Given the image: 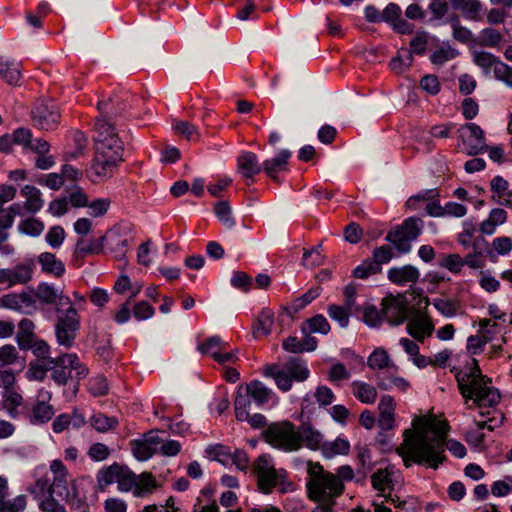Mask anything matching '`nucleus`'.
I'll list each match as a JSON object with an SVG mask.
<instances>
[{
	"mask_svg": "<svg viewBox=\"0 0 512 512\" xmlns=\"http://www.w3.org/2000/svg\"><path fill=\"white\" fill-rule=\"evenodd\" d=\"M449 426L446 421L434 416L417 417L413 428L405 430L403 443L397 448L404 465L427 464L433 469L445 460V447L456 457L466 455L465 446L454 439L447 440Z\"/></svg>",
	"mask_w": 512,
	"mask_h": 512,
	"instance_id": "f257e3e1",
	"label": "nucleus"
},
{
	"mask_svg": "<svg viewBox=\"0 0 512 512\" xmlns=\"http://www.w3.org/2000/svg\"><path fill=\"white\" fill-rule=\"evenodd\" d=\"M95 156L91 171L95 180L109 178L113 170L122 161L124 144L115 126L105 118L96 122Z\"/></svg>",
	"mask_w": 512,
	"mask_h": 512,
	"instance_id": "f03ea898",
	"label": "nucleus"
},
{
	"mask_svg": "<svg viewBox=\"0 0 512 512\" xmlns=\"http://www.w3.org/2000/svg\"><path fill=\"white\" fill-rule=\"evenodd\" d=\"M456 378L461 395L478 407H492L499 402L498 390L488 385L490 380L482 375L477 360L472 359L471 366L458 372Z\"/></svg>",
	"mask_w": 512,
	"mask_h": 512,
	"instance_id": "7ed1b4c3",
	"label": "nucleus"
},
{
	"mask_svg": "<svg viewBox=\"0 0 512 512\" xmlns=\"http://www.w3.org/2000/svg\"><path fill=\"white\" fill-rule=\"evenodd\" d=\"M308 496L315 502L335 500L342 494L344 485L334 474L324 471L318 463H308Z\"/></svg>",
	"mask_w": 512,
	"mask_h": 512,
	"instance_id": "20e7f679",
	"label": "nucleus"
},
{
	"mask_svg": "<svg viewBox=\"0 0 512 512\" xmlns=\"http://www.w3.org/2000/svg\"><path fill=\"white\" fill-rule=\"evenodd\" d=\"M263 373L265 376L273 378L277 387L285 392L291 389L293 381L302 382L309 376V370L305 363L296 358L282 366L268 365L264 368Z\"/></svg>",
	"mask_w": 512,
	"mask_h": 512,
	"instance_id": "39448f33",
	"label": "nucleus"
},
{
	"mask_svg": "<svg viewBox=\"0 0 512 512\" xmlns=\"http://www.w3.org/2000/svg\"><path fill=\"white\" fill-rule=\"evenodd\" d=\"M51 378L59 385H64L69 379H80L87 374L86 368L79 362L75 354H64L63 356L48 359Z\"/></svg>",
	"mask_w": 512,
	"mask_h": 512,
	"instance_id": "423d86ee",
	"label": "nucleus"
},
{
	"mask_svg": "<svg viewBox=\"0 0 512 512\" xmlns=\"http://www.w3.org/2000/svg\"><path fill=\"white\" fill-rule=\"evenodd\" d=\"M266 441L284 451L299 449V437L295 427L288 421L271 424L264 433Z\"/></svg>",
	"mask_w": 512,
	"mask_h": 512,
	"instance_id": "0eeeda50",
	"label": "nucleus"
},
{
	"mask_svg": "<svg viewBox=\"0 0 512 512\" xmlns=\"http://www.w3.org/2000/svg\"><path fill=\"white\" fill-rule=\"evenodd\" d=\"M422 229L423 221L416 217H410L394 231H390L386 240L391 242L399 252L408 253L411 250V241L421 234Z\"/></svg>",
	"mask_w": 512,
	"mask_h": 512,
	"instance_id": "6e6552de",
	"label": "nucleus"
},
{
	"mask_svg": "<svg viewBox=\"0 0 512 512\" xmlns=\"http://www.w3.org/2000/svg\"><path fill=\"white\" fill-rule=\"evenodd\" d=\"M254 469L257 474L259 489L263 493H269L272 488L281 484L285 477V472L276 470L271 458L267 455L258 457Z\"/></svg>",
	"mask_w": 512,
	"mask_h": 512,
	"instance_id": "1a4fd4ad",
	"label": "nucleus"
},
{
	"mask_svg": "<svg viewBox=\"0 0 512 512\" xmlns=\"http://www.w3.org/2000/svg\"><path fill=\"white\" fill-rule=\"evenodd\" d=\"M79 329V316L77 310L71 305L60 316L55 325L57 343L65 348L72 347Z\"/></svg>",
	"mask_w": 512,
	"mask_h": 512,
	"instance_id": "9d476101",
	"label": "nucleus"
},
{
	"mask_svg": "<svg viewBox=\"0 0 512 512\" xmlns=\"http://www.w3.org/2000/svg\"><path fill=\"white\" fill-rule=\"evenodd\" d=\"M460 139L467 154L477 155L487 150L484 131L480 126L469 123L459 129Z\"/></svg>",
	"mask_w": 512,
	"mask_h": 512,
	"instance_id": "9b49d317",
	"label": "nucleus"
},
{
	"mask_svg": "<svg viewBox=\"0 0 512 512\" xmlns=\"http://www.w3.org/2000/svg\"><path fill=\"white\" fill-rule=\"evenodd\" d=\"M400 482V473L394 468V466H387L384 469H378L371 476V483L375 490L379 492L380 496L385 497L389 501L388 496L391 495V491L394 490L395 486Z\"/></svg>",
	"mask_w": 512,
	"mask_h": 512,
	"instance_id": "f8f14e48",
	"label": "nucleus"
},
{
	"mask_svg": "<svg viewBox=\"0 0 512 512\" xmlns=\"http://www.w3.org/2000/svg\"><path fill=\"white\" fill-rule=\"evenodd\" d=\"M60 114L54 102L38 103L32 111V120L42 130H52L59 123Z\"/></svg>",
	"mask_w": 512,
	"mask_h": 512,
	"instance_id": "ddd939ff",
	"label": "nucleus"
},
{
	"mask_svg": "<svg viewBox=\"0 0 512 512\" xmlns=\"http://www.w3.org/2000/svg\"><path fill=\"white\" fill-rule=\"evenodd\" d=\"M382 315L391 325H399L407 316V305L402 296H389L382 301Z\"/></svg>",
	"mask_w": 512,
	"mask_h": 512,
	"instance_id": "4468645a",
	"label": "nucleus"
},
{
	"mask_svg": "<svg viewBox=\"0 0 512 512\" xmlns=\"http://www.w3.org/2000/svg\"><path fill=\"white\" fill-rule=\"evenodd\" d=\"M50 471L53 479L49 486V493L68 498V471L66 467L60 460H53L50 464Z\"/></svg>",
	"mask_w": 512,
	"mask_h": 512,
	"instance_id": "2eb2a0df",
	"label": "nucleus"
},
{
	"mask_svg": "<svg viewBox=\"0 0 512 512\" xmlns=\"http://www.w3.org/2000/svg\"><path fill=\"white\" fill-rule=\"evenodd\" d=\"M32 278V270L28 265H16L12 269L0 268V284H5L7 288L16 284H24Z\"/></svg>",
	"mask_w": 512,
	"mask_h": 512,
	"instance_id": "dca6fc26",
	"label": "nucleus"
},
{
	"mask_svg": "<svg viewBox=\"0 0 512 512\" xmlns=\"http://www.w3.org/2000/svg\"><path fill=\"white\" fill-rule=\"evenodd\" d=\"M51 394L46 390L39 391L38 400L32 409L31 422L43 424L51 420L54 415L53 407L48 404Z\"/></svg>",
	"mask_w": 512,
	"mask_h": 512,
	"instance_id": "f3484780",
	"label": "nucleus"
},
{
	"mask_svg": "<svg viewBox=\"0 0 512 512\" xmlns=\"http://www.w3.org/2000/svg\"><path fill=\"white\" fill-rule=\"evenodd\" d=\"M408 333L416 340L423 342L426 337L432 335L434 324L426 315H417L407 323Z\"/></svg>",
	"mask_w": 512,
	"mask_h": 512,
	"instance_id": "a211bd4d",
	"label": "nucleus"
},
{
	"mask_svg": "<svg viewBox=\"0 0 512 512\" xmlns=\"http://www.w3.org/2000/svg\"><path fill=\"white\" fill-rule=\"evenodd\" d=\"M508 213L505 209L497 207L490 210L486 219L479 225V231L484 235H493L499 226L507 222Z\"/></svg>",
	"mask_w": 512,
	"mask_h": 512,
	"instance_id": "6ab92c4d",
	"label": "nucleus"
},
{
	"mask_svg": "<svg viewBox=\"0 0 512 512\" xmlns=\"http://www.w3.org/2000/svg\"><path fill=\"white\" fill-rule=\"evenodd\" d=\"M32 152L37 154L35 166L40 170H48L55 165V158L50 154V144L43 138H37L32 146Z\"/></svg>",
	"mask_w": 512,
	"mask_h": 512,
	"instance_id": "aec40b11",
	"label": "nucleus"
},
{
	"mask_svg": "<svg viewBox=\"0 0 512 512\" xmlns=\"http://www.w3.org/2000/svg\"><path fill=\"white\" fill-rule=\"evenodd\" d=\"M36 296L45 304H53L58 301V304L60 305H72L70 298L64 296L62 290H58L47 283H41L38 285Z\"/></svg>",
	"mask_w": 512,
	"mask_h": 512,
	"instance_id": "412c9836",
	"label": "nucleus"
},
{
	"mask_svg": "<svg viewBox=\"0 0 512 512\" xmlns=\"http://www.w3.org/2000/svg\"><path fill=\"white\" fill-rule=\"evenodd\" d=\"M419 270L412 265L391 268L388 271V278L397 285H406L408 283H416L419 279Z\"/></svg>",
	"mask_w": 512,
	"mask_h": 512,
	"instance_id": "4be33fe9",
	"label": "nucleus"
},
{
	"mask_svg": "<svg viewBox=\"0 0 512 512\" xmlns=\"http://www.w3.org/2000/svg\"><path fill=\"white\" fill-rule=\"evenodd\" d=\"M380 417H379V426L384 430H391L394 427V410H395V401L389 395H384L381 397L379 405H378Z\"/></svg>",
	"mask_w": 512,
	"mask_h": 512,
	"instance_id": "5701e85b",
	"label": "nucleus"
},
{
	"mask_svg": "<svg viewBox=\"0 0 512 512\" xmlns=\"http://www.w3.org/2000/svg\"><path fill=\"white\" fill-rule=\"evenodd\" d=\"M291 152L287 149L281 150L274 158L263 162L265 173L273 180L277 181V173L286 169Z\"/></svg>",
	"mask_w": 512,
	"mask_h": 512,
	"instance_id": "b1692460",
	"label": "nucleus"
},
{
	"mask_svg": "<svg viewBox=\"0 0 512 512\" xmlns=\"http://www.w3.org/2000/svg\"><path fill=\"white\" fill-rule=\"evenodd\" d=\"M18 366L21 370L25 367V358L19 354L18 349L12 344L0 347V369Z\"/></svg>",
	"mask_w": 512,
	"mask_h": 512,
	"instance_id": "393cba45",
	"label": "nucleus"
},
{
	"mask_svg": "<svg viewBox=\"0 0 512 512\" xmlns=\"http://www.w3.org/2000/svg\"><path fill=\"white\" fill-rule=\"evenodd\" d=\"M239 172L246 178H253L261 171L258 157L253 152H243L237 161Z\"/></svg>",
	"mask_w": 512,
	"mask_h": 512,
	"instance_id": "a878e982",
	"label": "nucleus"
},
{
	"mask_svg": "<svg viewBox=\"0 0 512 512\" xmlns=\"http://www.w3.org/2000/svg\"><path fill=\"white\" fill-rule=\"evenodd\" d=\"M34 329L35 324L27 318L19 322L16 343L20 349L29 350L30 344L36 339Z\"/></svg>",
	"mask_w": 512,
	"mask_h": 512,
	"instance_id": "bb28decb",
	"label": "nucleus"
},
{
	"mask_svg": "<svg viewBox=\"0 0 512 512\" xmlns=\"http://www.w3.org/2000/svg\"><path fill=\"white\" fill-rule=\"evenodd\" d=\"M38 262L44 272L61 277L65 273V265L55 254L43 252L38 256Z\"/></svg>",
	"mask_w": 512,
	"mask_h": 512,
	"instance_id": "cd10ccee",
	"label": "nucleus"
},
{
	"mask_svg": "<svg viewBox=\"0 0 512 512\" xmlns=\"http://www.w3.org/2000/svg\"><path fill=\"white\" fill-rule=\"evenodd\" d=\"M351 387L353 395L361 403L373 404L376 402L378 393L373 385L362 381H354Z\"/></svg>",
	"mask_w": 512,
	"mask_h": 512,
	"instance_id": "c85d7f7f",
	"label": "nucleus"
},
{
	"mask_svg": "<svg viewBox=\"0 0 512 512\" xmlns=\"http://www.w3.org/2000/svg\"><path fill=\"white\" fill-rule=\"evenodd\" d=\"M1 305L12 310H21L34 304V300L28 293H9L1 297Z\"/></svg>",
	"mask_w": 512,
	"mask_h": 512,
	"instance_id": "c756f323",
	"label": "nucleus"
},
{
	"mask_svg": "<svg viewBox=\"0 0 512 512\" xmlns=\"http://www.w3.org/2000/svg\"><path fill=\"white\" fill-rule=\"evenodd\" d=\"M21 194L26 199L24 207L29 212L36 213L42 209L44 201L41 198V191L38 188L32 185H25L21 189Z\"/></svg>",
	"mask_w": 512,
	"mask_h": 512,
	"instance_id": "7c9ffc66",
	"label": "nucleus"
},
{
	"mask_svg": "<svg viewBox=\"0 0 512 512\" xmlns=\"http://www.w3.org/2000/svg\"><path fill=\"white\" fill-rule=\"evenodd\" d=\"M299 437V448L301 444H306L312 450H316L321 446L323 436L322 434L313 429L309 425H302L300 429L297 431Z\"/></svg>",
	"mask_w": 512,
	"mask_h": 512,
	"instance_id": "2f4dec72",
	"label": "nucleus"
},
{
	"mask_svg": "<svg viewBox=\"0 0 512 512\" xmlns=\"http://www.w3.org/2000/svg\"><path fill=\"white\" fill-rule=\"evenodd\" d=\"M274 324V312L270 309H263L253 326L255 337L267 336L270 334Z\"/></svg>",
	"mask_w": 512,
	"mask_h": 512,
	"instance_id": "473e14b6",
	"label": "nucleus"
},
{
	"mask_svg": "<svg viewBox=\"0 0 512 512\" xmlns=\"http://www.w3.org/2000/svg\"><path fill=\"white\" fill-rule=\"evenodd\" d=\"M0 76L10 85H15L20 81L21 73L18 65L0 56Z\"/></svg>",
	"mask_w": 512,
	"mask_h": 512,
	"instance_id": "72a5a7b5",
	"label": "nucleus"
},
{
	"mask_svg": "<svg viewBox=\"0 0 512 512\" xmlns=\"http://www.w3.org/2000/svg\"><path fill=\"white\" fill-rule=\"evenodd\" d=\"M157 487L155 479L150 472H143L136 477V485L134 487V496L144 497L151 494Z\"/></svg>",
	"mask_w": 512,
	"mask_h": 512,
	"instance_id": "f704fd0d",
	"label": "nucleus"
},
{
	"mask_svg": "<svg viewBox=\"0 0 512 512\" xmlns=\"http://www.w3.org/2000/svg\"><path fill=\"white\" fill-rule=\"evenodd\" d=\"M2 405L5 410H7L8 414L15 418L18 415V408L23 403V397L20 393L12 390H4L2 395Z\"/></svg>",
	"mask_w": 512,
	"mask_h": 512,
	"instance_id": "c9c22d12",
	"label": "nucleus"
},
{
	"mask_svg": "<svg viewBox=\"0 0 512 512\" xmlns=\"http://www.w3.org/2000/svg\"><path fill=\"white\" fill-rule=\"evenodd\" d=\"M246 391L247 395H249L257 405L267 403L272 396V391L258 381L248 384Z\"/></svg>",
	"mask_w": 512,
	"mask_h": 512,
	"instance_id": "e433bc0d",
	"label": "nucleus"
},
{
	"mask_svg": "<svg viewBox=\"0 0 512 512\" xmlns=\"http://www.w3.org/2000/svg\"><path fill=\"white\" fill-rule=\"evenodd\" d=\"M367 364L373 370L384 368L396 370V366L391 362L389 355L383 348L375 349L368 357Z\"/></svg>",
	"mask_w": 512,
	"mask_h": 512,
	"instance_id": "4c0bfd02",
	"label": "nucleus"
},
{
	"mask_svg": "<svg viewBox=\"0 0 512 512\" xmlns=\"http://www.w3.org/2000/svg\"><path fill=\"white\" fill-rule=\"evenodd\" d=\"M432 304L440 314L447 318L454 317L461 307L460 302L452 298H435Z\"/></svg>",
	"mask_w": 512,
	"mask_h": 512,
	"instance_id": "58836bf2",
	"label": "nucleus"
},
{
	"mask_svg": "<svg viewBox=\"0 0 512 512\" xmlns=\"http://www.w3.org/2000/svg\"><path fill=\"white\" fill-rule=\"evenodd\" d=\"M500 59L494 56L493 54L485 51H476L473 53V62L483 69L485 74H489L490 70L493 68L495 70L496 62H499Z\"/></svg>",
	"mask_w": 512,
	"mask_h": 512,
	"instance_id": "ea45409f",
	"label": "nucleus"
},
{
	"mask_svg": "<svg viewBox=\"0 0 512 512\" xmlns=\"http://www.w3.org/2000/svg\"><path fill=\"white\" fill-rule=\"evenodd\" d=\"M503 39L502 34L494 28H484L479 33L478 43L483 47H497Z\"/></svg>",
	"mask_w": 512,
	"mask_h": 512,
	"instance_id": "a19ab883",
	"label": "nucleus"
},
{
	"mask_svg": "<svg viewBox=\"0 0 512 512\" xmlns=\"http://www.w3.org/2000/svg\"><path fill=\"white\" fill-rule=\"evenodd\" d=\"M137 475L131 471L128 467L121 466L119 470L118 489L122 492L132 491L134 493V487L136 485Z\"/></svg>",
	"mask_w": 512,
	"mask_h": 512,
	"instance_id": "79ce46f5",
	"label": "nucleus"
},
{
	"mask_svg": "<svg viewBox=\"0 0 512 512\" xmlns=\"http://www.w3.org/2000/svg\"><path fill=\"white\" fill-rule=\"evenodd\" d=\"M90 423L97 431L104 433L117 427L119 422L115 417L98 413L91 417Z\"/></svg>",
	"mask_w": 512,
	"mask_h": 512,
	"instance_id": "37998d69",
	"label": "nucleus"
},
{
	"mask_svg": "<svg viewBox=\"0 0 512 512\" xmlns=\"http://www.w3.org/2000/svg\"><path fill=\"white\" fill-rule=\"evenodd\" d=\"M303 326L307 328L309 333H321L324 335L328 334L331 329L329 322L321 314L306 320Z\"/></svg>",
	"mask_w": 512,
	"mask_h": 512,
	"instance_id": "c03bdc74",
	"label": "nucleus"
},
{
	"mask_svg": "<svg viewBox=\"0 0 512 512\" xmlns=\"http://www.w3.org/2000/svg\"><path fill=\"white\" fill-rule=\"evenodd\" d=\"M412 61L413 56H411V52L407 49H401L397 56L391 60L390 67L394 72L402 73L411 66Z\"/></svg>",
	"mask_w": 512,
	"mask_h": 512,
	"instance_id": "a18cd8bd",
	"label": "nucleus"
},
{
	"mask_svg": "<svg viewBox=\"0 0 512 512\" xmlns=\"http://www.w3.org/2000/svg\"><path fill=\"white\" fill-rule=\"evenodd\" d=\"M26 505L25 495H18L12 500H5V498L0 497V512H23Z\"/></svg>",
	"mask_w": 512,
	"mask_h": 512,
	"instance_id": "49530a36",
	"label": "nucleus"
},
{
	"mask_svg": "<svg viewBox=\"0 0 512 512\" xmlns=\"http://www.w3.org/2000/svg\"><path fill=\"white\" fill-rule=\"evenodd\" d=\"M119 470V464H113L108 468L101 470L97 477L99 486L103 489L114 482L118 484Z\"/></svg>",
	"mask_w": 512,
	"mask_h": 512,
	"instance_id": "de8ad7c7",
	"label": "nucleus"
},
{
	"mask_svg": "<svg viewBox=\"0 0 512 512\" xmlns=\"http://www.w3.org/2000/svg\"><path fill=\"white\" fill-rule=\"evenodd\" d=\"M226 344L219 336H212L198 346V350L203 354H208L212 358L220 351L225 350Z\"/></svg>",
	"mask_w": 512,
	"mask_h": 512,
	"instance_id": "09e8293b",
	"label": "nucleus"
},
{
	"mask_svg": "<svg viewBox=\"0 0 512 512\" xmlns=\"http://www.w3.org/2000/svg\"><path fill=\"white\" fill-rule=\"evenodd\" d=\"M327 311H328L329 317L332 320L338 322L342 328L347 327V325L349 323V316H350L351 310L346 309L345 306L332 304V305L328 306Z\"/></svg>",
	"mask_w": 512,
	"mask_h": 512,
	"instance_id": "8fccbe9b",
	"label": "nucleus"
},
{
	"mask_svg": "<svg viewBox=\"0 0 512 512\" xmlns=\"http://www.w3.org/2000/svg\"><path fill=\"white\" fill-rule=\"evenodd\" d=\"M377 385L383 390H389L394 387L402 392L409 388V382L406 379L397 376L382 377L379 379Z\"/></svg>",
	"mask_w": 512,
	"mask_h": 512,
	"instance_id": "3c124183",
	"label": "nucleus"
},
{
	"mask_svg": "<svg viewBox=\"0 0 512 512\" xmlns=\"http://www.w3.org/2000/svg\"><path fill=\"white\" fill-rule=\"evenodd\" d=\"M175 132L189 141H197L200 137L197 127L187 121H178L174 125Z\"/></svg>",
	"mask_w": 512,
	"mask_h": 512,
	"instance_id": "603ef678",
	"label": "nucleus"
},
{
	"mask_svg": "<svg viewBox=\"0 0 512 512\" xmlns=\"http://www.w3.org/2000/svg\"><path fill=\"white\" fill-rule=\"evenodd\" d=\"M103 239L104 238L92 239L89 243L81 239L76 244L75 253L80 256L99 253L101 251Z\"/></svg>",
	"mask_w": 512,
	"mask_h": 512,
	"instance_id": "864d4df0",
	"label": "nucleus"
},
{
	"mask_svg": "<svg viewBox=\"0 0 512 512\" xmlns=\"http://www.w3.org/2000/svg\"><path fill=\"white\" fill-rule=\"evenodd\" d=\"M14 144H18L23 148H28L32 152V146L37 138H33L32 132L29 129L18 128L12 134Z\"/></svg>",
	"mask_w": 512,
	"mask_h": 512,
	"instance_id": "5fc2aeb1",
	"label": "nucleus"
},
{
	"mask_svg": "<svg viewBox=\"0 0 512 512\" xmlns=\"http://www.w3.org/2000/svg\"><path fill=\"white\" fill-rule=\"evenodd\" d=\"M320 295V289L311 288L304 295L294 300L290 306L287 308L291 312H297L311 303L314 299H316Z\"/></svg>",
	"mask_w": 512,
	"mask_h": 512,
	"instance_id": "6e6d98bb",
	"label": "nucleus"
},
{
	"mask_svg": "<svg viewBox=\"0 0 512 512\" xmlns=\"http://www.w3.org/2000/svg\"><path fill=\"white\" fill-rule=\"evenodd\" d=\"M18 229L21 233L35 237L43 232L44 224L35 218H29L22 221Z\"/></svg>",
	"mask_w": 512,
	"mask_h": 512,
	"instance_id": "4d7b16f0",
	"label": "nucleus"
},
{
	"mask_svg": "<svg viewBox=\"0 0 512 512\" xmlns=\"http://www.w3.org/2000/svg\"><path fill=\"white\" fill-rule=\"evenodd\" d=\"M250 401L248 399V395H244L240 392L237 393V396L234 401L235 414L236 418L240 421H245L249 419V407Z\"/></svg>",
	"mask_w": 512,
	"mask_h": 512,
	"instance_id": "13d9d810",
	"label": "nucleus"
},
{
	"mask_svg": "<svg viewBox=\"0 0 512 512\" xmlns=\"http://www.w3.org/2000/svg\"><path fill=\"white\" fill-rule=\"evenodd\" d=\"M215 213L219 220L228 228L234 226L235 221L232 217L231 208L226 201H220L215 205Z\"/></svg>",
	"mask_w": 512,
	"mask_h": 512,
	"instance_id": "bf43d9fd",
	"label": "nucleus"
},
{
	"mask_svg": "<svg viewBox=\"0 0 512 512\" xmlns=\"http://www.w3.org/2000/svg\"><path fill=\"white\" fill-rule=\"evenodd\" d=\"M482 4L479 0H468L461 8L463 16L471 21L481 19Z\"/></svg>",
	"mask_w": 512,
	"mask_h": 512,
	"instance_id": "052dcab7",
	"label": "nucleus"
},
{
	"mask_svg": "<svg viewBox=\"0 0 512 512\" xmlns=\"http://www.w3.org/2000/svg\"><path fill=\"white\" fill-rule=\"evenodd\" d=\"M494 77L503 82L508 88H512V67L501 60L496 62Z\"/></svg>",
	"mask_w": 512,
	"mask_h": 512,
	"instance_id": "680f3d73",
	"label": "nucleus"
},
{
	"mask_svg": "<svg viewBox=\"0 0 512 512\" xmlns=\"http://www.w3.org/2000/svg\"><path fill=\"white\" fill-rule=\"evenodd\" d=\"M464 264L465 261L458 254L444 255L439 262L441 267L446 268L453 273H459Z\"/></svg>",
	"mask_w": 512,
	"mask_h": 512,
	"instance_id": "e2e57ef3",
	"label": "nucleus"
},
{
	"mask_svg": "<svg viewBox=\"0 0 512 512\" xmlns=\"http://www.w3.org/2000/svg\"><path fill=\"white\" fill-rule=\"evenodd\" d=\"M380 271L381 268H379L377 264H374L371 259H367L354 269L353 275L356 278L365 279L371 275L379 273Z\"/></svg>",
	"mask_w": 512,
	"mask_h": 512,
	"instance_id": "0e129e2a",
	"label": "nucleus"
},
{
	"mask_svg": "<svg viewBox=\"0 0 512 512\" xmlns=\"http://www.w3.org/2000/svg\"><path fill=\"white\" fill-rule=\"evenodd\" d=\"M50 479L47 476H40L36 479L34 485L29 488V492L39 501L49 494Z\"/></svg>",
	"mask_w": 512,
	"mask_h": 512,
	"instance_id": "69168bd1",
	"label": "nucleus"
},
{
	"mask_svg": "<svg viewBox=\"0 0 512 512\" xmlns=\"http://www.w3.org/2000/svg\"><path fill=\"white\" fill-rule=\"evenodd\" d=\"M429 40V34L425 31L418 32L410 42V50L411 56L413 54H423L426 50L427 44Z\"/></svg>",
	"mask_w": 512,
	"mask_h": 512,
	"instance_id": "338daca9",
	"label": "nucleus"
},
{
	"mask_svg": "<svg viewBox=\"0 0 512 512\" xmlns=\"http://www.w3.org/2000/svg\"><path fill=\"white\" fill-rule=\"evenodd\" d=\"M512 492V476L495 481L491 486V493L496 497H504Z\"/></svg>",
	"mask_w": 512,
	"mask_h": 512,
	"instance_id": "774afa93",
	"label": "nucleus"
}]
</instances>
